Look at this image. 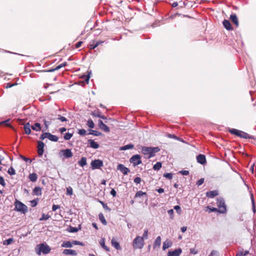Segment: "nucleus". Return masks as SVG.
<instances>
[{
	"instance_id": "obj_1",
	"label": "nucleus",
	"mask_w": 256,
	"mask_h": 256,
	"mask_svg": "<svg viewBox=\"0 0 256 256\" xmlns=\"http://www.w3.org/2000/svg\"><path fill=\"white\" fill-rule=\"evenodd\" d=\"M142 152L145 156L146 158H150L155 156V154L158 152L160 149L158 147H142Z\"/></svg>"
},
{
	"instance_id": "obj_2",
	"label": "nucleus",
	"mask_w": 256,
	"mask_h": 256,
	"mask_svg": "<svg viewBox=\"0 0 256 256\" xmlns=\"http://www.w3.org/2000/svg\"><path fill=\"white\" fill-rule=\"evenodd\" d=\"M50 251V248L48 246L44 244H38L35 248V252L38 255H40L42 253L48 254Z\"/></svg>"
},
{
	"instance_id": "obj_3",
	"label": "nucleus",
	"mask_w": 256,
	"mask_h": 256,
	"mask_svg": "<svg viewBox=\"0 0 256 256\" xmlns=\"http://www.w3.org/2000/svg\"><path fill=\"white\" fill-rule=\"evenodd\" d=\"M132 246L134 249H142L144 245V241L141 236H136L132 242Z\"/></svg>"
},
{
	"instance_id": "obj_4",
	"label": "nucleus",
	"mask_w": 256,
	"mask_h": 256,
	"mask_svg": "<svg viewBox=\"0 0 256 256\" xmlns=\"http://www.w3.org/2000/svg\"><path fill=\"white\" fill-rule=\"evenodd\" d=\"M14 210L25 214L28 211V207L21 202L16 200L14 202Z\"/></svg>"
},
{
	"instance_id": "obj_5",
	"label": "nucleus",
	"mask_w": 256,
	"mask_h": 256,
	"mask_svg": "<svg viewBox=\"0 0 256 256\" xmlns=\"http://www.w3.org/2000/svg\"><path fill=\"white\" fill-rule=\"evenodd\" d=\"M230 134H234L240 138H252V136H250L248 134L244 132L232 128L229 130Z\"/></svg>"
},
{
	"instance_id": "obj_6",
	"label": "nucleus",
	"mask_w": 256,
	"mask_h": 256,
	"mask_svg": "<svg viewBox=\"0 0 256 256\" xmlns=\"http://www.w3.org/2000/svg\"><path fill=\"white\" fill-rule=\"evenodd\" d=\"M218 212L220 214H224L226 212V206L223 198H219L216 200Z\"/></svg>"
},
{
	"instance_id": "obj_7",
	"label": "nucleus",
	"mask_w": 256,
	"mask_h": 256,
	"mask_svg": "<svg viewBox=\"0 0 256 256\" xmlns=\"http://www.w3.org/2000/svg\"><path fill=\"white\" fill-rule=\"evenodd\" d=\"M130 162L133 164L134 166H138L142 163L141 157L139 154L132 156L130 159Z\"/></svg>"
},
{
	"instance_id": "obj_8",
	"label": "nucleus",
	"mask_w": 256,
	"mask_h": 256,
	"mask_svg": "<svg viewBox=\"0 0 256 256\" xmlns=\"http://www.w3.org/2000/svg\"><path fill=\"white\" fill-rule=\"evenodd\" d=\"M90 165L92 170L98 169L103 166V162L100 160H95L92 161Z\"/></svg>"
},
{
	"instance_id": "obj_9",
	"label": "nucleus",
	"mask_w": 256,
	"mask_h": 256,
	"mask_svg": "<svg viewBox=\"0 0 256 256\" xmlns=\"http://www.w3.org/2000/svg\"><path fill=\"white\" fill-rule=\"evenodd\" d=\"M60 154H62L64 158H72L73 156L71 150L68 148L61 150Z\"/></svg>"
},
{
	"instance_id": "obj_10",
	"label": "nucleus",
	"mask_w": 256,
	"mask_h": 256,
	"mask_svg": "<svg viewBox=\"0 0 256 256\" xmlns=\"http://www.w3.org/2000/svg\"><path fill=\"white\" fill-rule=\"evenodd\" d=\"M117 169L124 174H127L130 172V170L122 164H118L117 166Z\"/></svg>"
},
{
	"instance_id": "obj_11",
	"label": "nucleus",
	"mask_w": 256,
	"mask_h": 256,
	"mask_svg": "<svg viewBox=\"0 0 256 256\" xmlns=\"http://www.w3.org/2000/svg\"><path fill=\"white\" fill-rule=\"evenodd\" d=\"M44 144L42 141H38V154L40 156H42L44 153Z\"/></svg>"
},
{
	"instance_id": "obj_12",
	"label": "nucleus",
	"mask_w": 256,
	"mask_h": 256,
	"mask_svg": "<svg viewBox=\"0 0 256 256\" xmlns=\"http://www.w3.org/2000/svg\"><path fill=\"white\" fill-rule=\"evenodd\" d=\"M182 252V249L180 248H178L173 251H168V256H180Z\"/></svg>"
},
{
	"instance_id": "obj_13",
	"label": "nucleus",
	"mask_w": 256,
	"mask_h": 256,
	"mask_svg": "<svg viewBox=\"0 0 256 256\" xmlns=\"http://www.w3.org/2000/svg\"><path fill=\"white\" fill-rule=\"evenodd\" d=\"M98 124L99 128L103 131H104L105 132H110V128L106 124H105L102 122V120H99L98 122Z\"/></svg>"
},
{
	"instance_id": "obj_14",
	"label": "nucleus",
	"mask_w": 256,
	"mask_h": 256,
	"mask_svg": "<svg viewBox=\"0 0 256 256\" xmlns=\"http://www.w3.org/2000/svg\"><path fill=\"white\" fill-rule=\"evenodd\" d=\"M196 160L198 162L203 164L206 162V158L204 155L200 154L196 156Z\"/></svg>"
},
{
	"instance_id": "obj_15",
	"label": "nucleus",
	"mask_w": 256,
	"mask_h": 256,
	"mask_svg": "<svg viewBox=\"0 0 256 256\" xmlns=\"http://www.w3.org/2000/svg\"><path fill=\"white\" fill-rule=\"evenodd\" d=\"M161 245V237L160 236H158L156 239L155 240L154 243L153 244V248L154 249L158 248L160 247Z\"/></svg>"
},
{
	"instance_id": "obj_16",
	"label": "nucleus",
	"mask_w": 256,
	"mask_h": 256,
	"mask_svg": "<svg viewBox=\"0 0 256 256\" xmlns=\"http://www.w3.org/2000/svg\"><path fill=\"white\" fill-rule=\"evenodd\" d=\"M62 253L64 254L70 256H76L78 254L76 250L70 249H64Z\"/></svg>"
},
{
	"instance_id": "obj_17",
	"label": "nucleus",
	"mask_w": 256,
	"mask_h": 256,
	"mask_svg": "<svg viewBox=\"0 0 256 256\" xmlns=\"http://www.w3.org/2000/svg\"><path fill=\"white\" fill-rule=\"evenodd\" d=\"M218 194V192L216 190L208 192L206 193V196L209 198H213Z\"/></svg>"
},
{
	"instance_id": "obj_18",
	"label": "nucleus",
	"mask_w": 256,
	"mask_h": 256,
	"mask_svg": "<svg viewBox=\"0 0 256 256\" xmlns=\"http://www.w3.org/2000/svg\"><path fill=\"white\" fill-rule=\"evenodd\" d=\"M172 242L170 240L167 239L163 242L162 250H165L166 249L172 246Z\"/></svg>"
},
{
	"instance_id": "obj_19",
	"label": "nucleus",
	"mask_w": 256,
	"mask_h": 256,
	"mask_svg": "<svg viewBox=\"0 0 256 256\" xmlns=\"http://www.w3.org/2000/svg\"><path fill=\"white\" fill-rule=\"evenodd\" d=\"M230 18L232 22L236 26H238V20L236 14H232L230 16Z\"/></svg>"
},
{
	"instance_id": "obj_20",
	"label": "nucleus",
	"mask_w": 256,
	"mask_h": 256,
	"mask_svg": "<svg viewBox=\"0 0 256 256\" xmlns=\"http://www.w3.org/2000/svg\"><path fill=\"white\" fill-rule=\"evenodd\" d=\"M112 246H114L116 250H121V247L119 244V243L116 242L114 238H112L111 240Z\"/></svg>"
},
{
	"instance_id": "obj_21",
	"label": "nucleus",
	"mask_w": 256,
	"mask_h": 256,
	"mask_svg": "<svg viewBox=\"0 0 256 256\" xmlns=\"http://www.w3.org/2000/svg\"><path fill=\"white\" fill-rule=\"evenodd\" d=\"M222 24L224 28H226L227 30H232V26L229 20H224L223 21Z\"/></svg>"
},
{
	"instance_id": "obj_22",
	"label": "nucleus",
	"mask_w": 256,
	"mask_h": 256,
	"mask_svg": "<svg viewBox=\"0 0 256 256\" xmlns=\"http://www.w3.org/2000/svg\"><path fill=\"white\" fill-rule=\"evenodd\" d=\"M32 126H30L29 122L26 123L24 126V132L27 134H30L31 133V128Z\"/></svg>"
},
{
	"instance_id": "obj_23",
	"label": "nucleus",
	"mask_w": 256,
	"mask_h": 256,
	"mask_svg": "<svg viewBox=\"0 0 256 256\" xmlns=\"http://www.w3.org/2000/svg\"><path fill=\"white\" fill-rule=\"evenodd\" d=\"M100 244L104 250H106L107 252L110 251V248L105 245V239L104 238H102L100 239Z\"/></svg>"
},
{
	"instance_id": "obj_24",
	"label": "nucleus",
	"mask_w": 256,
	"mask_h": 256,
	"mask_svg": "<svg viewBox=\"0 0 256 256\" xmlns=\"http://www.w3.org/2000/svg\"><path fill=\"white\" fill-rule=\"evenodd\" d=\"M88 143L90 144V146L94 149H97L99 147V144L97 142H95L94 140H88Z\"/></svg>"
},
{
	"instance_id": "obj_25",
	"label": "nucleus",
	"mask_w": 256,
	"mask_h": 256,
	"mask_svg": "<svg viewBox=\"0 0 256 256\" xmlns=\"http://www.w3.org/2000/svg\"><path fill=\"white\" fill-rule=\"evenodd\" d=\"M33 193L36 196H40L42 195V188L39 186H36L33 190Z\"/></svg>"
},
{
	"instance_id": "obj_26",
	"label": "nucleus",
	"mask_w": 256,
	"mask_h": 256,
	"mask_svg": "<svg viewBox=\"0 0 256 256\" xmlns=\"http://www.w3.org/2000/svg\"><path fill=\"white\" fill-rule=\"evenodd\" d=\"M78 164L82 167H84L86 165V157H82L80 160L78 162Z\"/></svg>"
},
{
	"instance_id": "obj_27",
	"label": "nucleus",
	"mask_w": 256,
	"mask_h": 256,
	"mask_svg": "<svg viewBox=\"0 0 256 256\" xmlns=\"http://www.w3.org/2000/svg\"><path fill=\"white\" fill-rule=\"evenodd\" d=\"M31 128L34 130L39 132L41 130V126L40 124L36 122L34 126H32Z\"/></svg>"
},
{
	"instance_id": "obj_28",
	"label": "nucleus",
	"mask_w": 256,
	"mask_h": 256,
	"mask_svg": "<svg viewBox=\"0 0 256 256\" xmlns=\"http://www.w3.org/2000/svg\"><path fill=\"white\" fill-rule=\"evenodd\" d=\"M48 139L52 142H58V136L55 135H53L50 132L48 133Z\"/></svg>"
},
{
	"instance_id": "obj_29",
	"label": "nucleus",
	"mask_w": 256,
	"mask_h": 256,
	"mask_svg": "<svg viewBox=\"0 0 256 256\" xmlns=\"http://www.w3.org/2000/svg\"><path fill=\"white\" fill-rule=\"evenodd\" d=\"M62 246L64 248H72V242L64 241L62 244Z\"/></svg>"
},
{
	"instance_id": "obj_30",
	"label": "nucleus",
	"mask_w": 256,
	"mask_h": 256,
	"mask_svg": "<svg viewBox=\"0 0 256 256\" xmlns=\"http://www.w3.org/2000/svg\"><path fill=\"white\" fill-rule=\"evenodd\" d=\"M28 178L32 182H35L37 180L38 176L36 173H32L29 174Z\"/></svg>"
},
{
	"instance_id": "obj_31",
	"label": "nucleus",
	"mask_w": 256,
	"mask_h": 256,
	"mask_svg": "<svg viewBox=\"0 0 256 256\" xmlns=\"http://www.w3.org/2000/svg\"><path fill=\"white\" fill-rule=\"evenodd\" d=\"M98 218L100 222L104 225H106L107 222L104 218V214L102 213H100L98 214Z\"/></svg>"
},
{
	"instance_id": "obj_32",
	"label": "nucleus",
	"mask_w": 256,
	"mask_h": 256,
	"mask_svg": "<svg viewBox=\"0 0 256 256\" xmlns=\"http://www.w3.org/2000/svg\"><path fill=\"white\" fill-rule=\"evenodd\" d=\"M134 147V146L132 144H128L126 146H124L120 148V150H127L130 149H132Z\"/></svg>"
},
{
	"instance_id": "obj_33",
	"label": "nucleus",
	"mask_w": 256,
	"mask_h": 256,
	"mask_svg": "<svg viewBox=\"0 0 256 256\" xmlns=\"http://www.w3.org/2000/svg\"><path fill=\"white\" fill-rule=\"evenodd\" d=\"M92 74L91 71H88L87 75H84L82 76V78L85 80L86 82L88 84L89 82V80L90 78V75Z\"/></svg>"
},
{
	"instance_id": "obj_34",
	"label": "nucleus",
	"mask_w": 256,
	"mask_h": 256,
	"mask_svg": "<svg viewBox=\"0 0 256 256\" xmlns=\"http://www.w3.org/2000/svg\"><path fill=\"white\" fill-rule=\"evenodd\" d=\"M92 115L96 117H98L104 120L106 119V117L104 115H102L98 112H94L92 113Z\"/></svg>"
},
{
	"instance_id": "obj_35",
	"label": "nucleus",
	"mask_w": 256,
	"mask_h": 256,
	"mask_svg": "<svg viewBox=\"0 0 256 256\" xmlns=\"http://www.w3.org/2000/svg\"><path fill=\"white\" fill-rule=\"evenodd\" d=\"M148 228H145L144 230V233L142 234V236L141 238H142V240H146L148 238Z\"/></svg>"
},
{
	"instance_id": "obj_36",
	"label": "nucleus",
	"mask_w": 256,
	"mask_h": 256,
	"mask_svg": "<svg viewBox=\"0 0 256 256\" xmlns=\"http://www.w3.org/2000/svg\"><path fill=\"white\" fill-rule=\"evenodd\" d=\"M102 42H100V41H98V42H93V44H90V48L92 49H94L96 48L98 45H100V44H102Z\"/></svg>"
},
{
	"instance_id": "obj_37",
	"label": "nucleus",
	"mask_w": 256,
	"mask_h": 256,
	"mask_svg": "<svg viewBox=\"0 0 256 256\" xmlns=\"http://www.w3.org/2000/svg\"><path fill=\"white\" fill-rule=\"evenodd\" d=\"M162 168V163L157 162L153 166V168L156 170H159Z\"/></svg>"
},
{
	"instance_id": "obj_38",
	"label": "nucleus",
	"mask_w": 256,
	"mask_h": 256,
	"mask_svg": "<svg viewBox=\"0 0 256 256\" xmlns=\"http://www.w3.org/2000/svg\"><path fill=\"white\" fill-rule=\"evenodd\" d=\"M14 242L13 238H10L8 240H6L3 242L4 245H9L11 244Z\"/></svg>"
},
{
	"instance_id": "obj_39",
	"label": "nucleus",
	"mask_w": 256,
	"mask_h": 256,
	"mask_svg": "<svg viewBox=\"0 0 256 256\" xmlns=\"http://www.w3.org/2000/svg\"><path fill=\"white\" fill-rule=\"evenodd\" d=\"M90 134L95 136H99L101 134V132L98 131L90 130Z\"/></svg>"
},
{
	"instance_id": "obj_40",
	"label": "nucleus",
	"mask_w": 256,
	"mask_h": 256,
	"mask_svg": "<svg viewBox=\"0 0 256 256\" xmlns=\"http://www.w3.org/2000/svg\"><path fill=\"white\" fill-rule=\"evenodd\" d=\"M250 199L252 200V210L254 212H256V206H255V203H254V195L252 194H250Z\"/></svg>"
},
{
	"instance_id": "obj_41",
	"label": "nucleus",
	"mask_w": 256,
	"mask_h": 256,
	"mask_svg": "<svg viewBox=\"0 0 256 256\" xmlns=\"http://www.w3.org/2000/svg\"><path fill=\"white\" fill-rule=\"evenodd\" d=\"M144 195L146 196V193L141 190H139L136 194L135 198L140 197Z\"/></svg>"
},
{
	"instance_id": "obj_42",
	"label": "nucleus",
	"mask_w": 256,
	"mask_h": 256,
	"mask_svg": "<svg viewBox=\"0 0 256 256\" xmlns=\"http://www.w3.org/2000/svg\"><path fill=\"white\" fill-rule=\"evenodd\" d=\"M8 173L10 176L14 175L16 174L15 170L13 167L10 166L8 170Z\"/></svg>"
},
{
	"instance_id": "obj_43",
	"label": "nucleus",
	"mask_w": 256,
	"mask_h": 256,
	"mask_svg": "<svg viewBox=\"0 0 256 256\" xmlns=\"http://www.w3.org/2000/svg\"><path fill=\"white\" fill-rule=\"evenodd\" d=\"M86 124L90 128H94V122L91 119L88 120Z\"/></svg>"
},
{
	"instance_id": "obj_44",
	"label": "nucleus",
	"mask_w": 256,
	"mask_h": 256,
	"mask_svg": "<svg viewBox=\"0 0 256 256\" xmlns=\"http://www.w3.org/2000/svg\"><path fill=\"white\" fill-rule=\"evenodd\" d=\"M50 218V216L48 214H43L42 216V217L40 218V220H48Z\"/></svg>"
},
{
	"instance_id": "obj_45",
	"label": "nucleus",
	"mask_w": 256,
	"mask_h": 256,
	"mask_svg": "<svg viewBox=\"0 0 256 256\" xmlns=\"http://www.w3.org/2000/svg\"><path fill=\"white\" fill-rule=\"evenodd\" d=\"M38 198L34 199V200H31L30 202V204H31V206L32 207H34V206H36V205L38 204Z\"/></svg>"
},
{
	"instance_id": "obj_46",
	"label": "nucleus",
	"mask_w": 256,
	"mask_h": 256,
	"mask_svg": "<svg viewBox=\"0 0 256 256\" xmlns=\"http://www.w3.org/2000/svg\"><path fill=\"white\" fill-rule=\"evenodd\" d=\"M163 176L168 180H171L172 178V173H165L164 174Z\"/></svg>"
},
{
	"instance_id": "obj_47",
	"label": "nucleus",
	"mask_w": 256,
	"mask_h": 256,
	"mask_svg": "<svg viewBox=\"0 0 256 256\" xmlns=\"http://www.w3.org/2000/svg\"><path fill=\"white\" fill-rule=\"evenodd\" d=\"M72 134L68 132V133L66 134L64 136V138L66 140H68L72 137Z\"/></svg>"
},
{
	"instance_id": "obj_48",
	"label": "nucleus",
	"mask_w": 256,
	"mask_h": 256,
	"mask_svg": "<svg viewBox=\"0 0 256 256\" xmlns=\"http://www.w3.org/2000/svg\"><path fill=\"white\" fill-rule=\"evenodd\" d=\"M48 133H49V132H44V133H43L42 134H41V136H40V138L42 140H44V139H45L46 138H48Z\"/></svg>"
},
{
	"instance_id": "obj_49",
	"label": "nucleus",
	"mask_w": 256,
	"mask_h": 256,
	"mask_svg": "<svg viewBox=\"0 0 256 256\" xmlns=\"http://www.w3.org/2000/svg\"><path fill=\"white\" fill-rule=\"evenodd\" d=\"M43 122L46 128V130L48 128L49 125L50 124V121H48L44 119Z\"/></svg>"
},
{
	"instance_id": "obj_50",
	"label": "nucleus",
	"mask_w": 256,
	"mask_h": 256,
	"mask_svg": "<svg viewBox=\"0 0 256 256\" xmlns=\"http://www.w3.org/2000/svg\"><path fill=\"white\" fill-rule=\"evenodd\" d=\"M168 213L170 216L171 219L174 218V210L172 209H170L168 210Z\"/></svg>"
},
{
	"instance_id": "obj_51",
	"label": "nucleus",
	"mask_w": 256,
	"mask_h": 256,
	"mask_svg": "<svg viewBox=\"0 0 256 256\" xmlns=\"http://www.w3.org/2000/svg\"><path fill=\"white\" fill-rule=\"evenodd\" d=\"M66 194L70 196L72 194V189L71 187H68L66 188Z\"/></svg>"
},
{
	"instance_id": "obj_52",
	"label": "nucleus",
	"mask_w": 256,
	"mask_h": 256,
	"mask_svg": "<svg viewBox=\"0 0 256 256\" xmlns=\"http://www.w3.org/2000/svg\"><path fill=\"white\" fill-rule=\"evenodd\" d=\"M67 65V63L66 62H64L61 64H60V65L56 67V70H60V68H62V67H64L66 66Z\"/></svg>"
},
{
	"instance_id": "obj_53",
	"label": "nucleus",
	"mask_w": 256,
	"mask_h": 256,
	"mask_svg": "<svg viewBox=\"0 0 256 256\" xmlns=\"http://www.w3.org/2000/svg\"><path fill=\"white\" fill-rule=\"evenodd\" d=\"M0 184H1L3 186H5L6 185V183L5 182L2 176H0Z\"/></svg>"
},
{
	"instance_id": "obj_54",
	"label": "nucleus",
	"mask_w": 256,
	"mask_h": 256,
	"mask_svg": "<svg viewBox=\"0 0 256 256\" xmlns=\"http://www.w3.org/2000/svg\"><path fill=\"white\" fill-rule=\"evenodd\" d=\"M100 203L102 205V206L104 210H107L109 212L110 211V208H108V206L106 205V204H104L102 202H100Z\"/></svg>"
},
{
	"instance_id": "obj_55",
	"label": "nucleus",
	"mask_w": 256,
	"mask_h": 256,
	"mask_svg": "<svg viewBox=\"0 0 256 256\" xmlns=\"http://www.w3.org/2000/svg\"><path fill=\"white\" fill-rule=\"evenodd\" d=\"M78 133L80 136H84L86 134V130L84 129H80L78 130Z\"/></svg>"
},
{
	"instance_id": "obj_56",
	"label": "nucleus",
	"mask_w": 256,
	"mask_h": 256,
	"mask_svg": "<svg viewBox=\"0 0 256 256\" xmlns=\"http://www.w3.org/2000/svg\"><path fill=\"white\" fill-rule=\"evenodd\" d=\"M73 244H74V245H80V246H83L84 245L82 242H80L78 241V240H73L72 241V245Z\"/></svg>"
},
{
	"instance_id": "obj_57",
	"label": "nucleus",
	"mask_w": 256,
	"mask_h": 256,
	"mask_svg": "<svg viewBox=\"0 0 256 256\" xmlns=\"http://www.w3.org/2000/svg\"><path fill=\"white\" fill-rule=\"evenodd\" d=\"M174 209L176 211V212L180 214L181 213V208L179 206H174Z\"/></svg>"
},
{
	"instance_id": "obj_58",
	"label": "nucleus",
	"mask_w": 256,
	"mask_h": 256,
	"mask_svg": "<svg viewBox=\"0 0 256 256\" xmlns=\"http://www.w3.org/2000/svg\"><path fill=\"white\" fill-rule=\"evenodd\" d=\"M134 181L136 184H138L140 183L142 180L140 177H136V178H134Z\"/></svg>"
},
{
	"instance_id": "obj_59",
	"label": "nucleus",
	"mask_w": 256,
	"mask_h": 256,
	"mask_svg": "<svg viewBox=\"0 0 256 256\" xmlns=\"http://www.w3.org/2000/svg\"><path fill=\"white\" fill-rule=\"evenodd\" d=\"M179 173L181 174L184 176H187L189 174V172L186 170H182L179 172Z\"/></svg>"
},
{
	"instance_id": "obj_60",
	"label": "nucleus",
	"mask_w": 256,
	"mask_h": 256,
	"mask_svg": "<svg viewBox=\"0 0 256 256\" xmlns=\"http://www.w3.org/2000/svg\"><path fill=\"white\" fill-rule=\"evenodd\" d=\"M204 182V178H200L199 180H198L196 182V184L198 186H200V185H202Z\"/></svg>"
},
{
	"instance_id": "obj_61",
	"label": "nucleus",
	"mask_w": 256,
	"mask_h": 256,
	"mask_svg": "<svg viewBox=\"0 0 256 256\" xmlns=\"http://www.w3.org/2000/svg\"><path fill=\"white\" fill-rule=\"evenodd\" d=\"M58 119L62 122H66L67 120L66 118L65 117L61 116L60 115L58 116Z\"/></svg>"
},
{
	"instance_id": "obj_62",
	"label": "nucleus",
	"mask_w": 256,
	"mask_h": 256,
	"mask_svg": "<svg viewBox=\"0 0 256 256\" xmlns=\"http://www.w3.org/2000/svg\"><path fill=\"white\" fill-rule=\"evenodd\" d=\"M70 232H76L78 231V229L74 227H70Z\"/></svg>"
},
{
	"instance_id": "obj_63",
	"label": "nucleus",
	"mask_w": 256,
	"mask_h": 256,
	"mask_svg": "<svg viewBox=\"0 0 256 256\" xmlns=\"http://www.w3.org/2000/svg\"><path fill=\"white\" fill-rule=\"evenodd\" d=\"M60 206L58 205L54 204L52 206V210L56 211L57 209L60 208Z\"/></svg>"
},
{
	"instance_id": "obj_64",
	"label": "nucleus",
	"mask_w": 256,
	"mask_h": 256,
	"mask_svg": "<svg viewBox=\"0 0 256 256\" xmlns=\"http://www.w3.org/2000/svg\"><path fill=\"white\" fill-rule=\"evenodd\" d=\"M110 193L112 196L115 197L116 196V192L114 188L111 190Z\"/></svg>"
}]
</instances>
